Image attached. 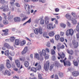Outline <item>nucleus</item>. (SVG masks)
Listing matches in <instances>:
<instances>
[{"label": "nucleus", "mask_w": 79, "mask_h": 79, "mask_svg": "<svg viewBox=\"0 0 79 79\" xmlns=\"http://www.w3.org/2000/svg\"><path fill=\"white\" fill-rule=\"evenodd\" d=\"M64 47H65V46H64V45L63 44L60 47V48H62V49H63L64 48Z\"/></svg>", "instance_id": "58"}, {"label": "nucleus", "mask_w": 79, "mask_h": 79, "mask_svg": "<svg viewBox=\"0 0 79 79\" xmlns=\"http://www.w3.org/2000/svg\"><path fill=\"white\" fill-rule=\"evenodd\" d=\"M67 24L68 25V26H69V27H70L71 26V23L67 21Z\"/></svg>", "instance_id": "51"}, {"label": "nucleus", "mask_w": 79, "mask_h": 79, "mask_svg": "<svg viewBox=\"0 0 79 79\" xmlns=\"http://www.w3.org/2000/svg\"><path fill=\"white\" fill-rule=\"evenodd\" d=\"M49 62L48 61H46V63L44 64V70L47 71L49 69Z\"/></svg>", "instance_id": "2"}, {"label": "nucleus", "mask_w": 79, "mask_h": 79, "mask_svg": "<svg viewBox=\"0 0 79 79\" xmlns=\"http://www.w3.org/2000/svg\"><path fill=\"white\" fill-rule=\"evenodd\" d=\"M52 55H53L55 54V51H54V49H53L52 51L51 52Z\"/></svg>", "instance_id": "44"}, {"label": "nucleus", "mask_w": 79, "mask_h": 79, "mask_svg": "<svg viewBox=\"0 0 79 79\" xmlns=\"http://www.w3.org/2000/svg\"><path fill=\"white\" fill-rule=\"evenodd\" d=\"M58 55L60 56L63 57V58H65V56L64 53H62V54L61 55L60 54L58 53Z\"/></svg>", "instance_id": "25"}, {"label": "nucleus", "mask_w": 79, "mask_h": 79, "mask_svg": "<svg viewBox=\"0 0 79 79\" xmlns=\"http://www.w3.org/2000/svg\"><path fill=\"white\" fill-rule=\"evenodd\" d=\"M15 63L17 67L19 68L20 67V63L19 60H15Z\"/></svg>", "instance_id": "13"}, {"label": "nucleus", "mask_w": 79, "mask_h": 79, "mask_svg": "<svg viewBox=\"0 0 79 79\" xmlns=\"http://www.w3.org/2000/svg\"><path fill=\"white\" fill-rule=\"evenodd\" d=\"M78 24L76 28L74 29V30L72 29H69L67 30L66 32L65 35L67 36H69L71 35L72 36L74 34V32H79V23H78Z\"/></svg>", "instance_id": "1"}, {"label": "nucleus", "mask_w": 79, "mask_h": 79, "mask_svg": "<svg viewBox=\"0 0 79 79\" xmlns=\"http://www.w3.org/2000/svg\"><path fill=\"white\" fill-rule=\"evenodd\" d=\"M36 32L35 33V34H38L39 33L40 34H42V33L43 32H42V27H39L38 28H36Z\"/></svg>", "instance_id": "4"}, {"label": "nucleus", "mask_w": 79, "mask_h": 79, "mask_svg": "<svg viewBox=\"0 0 79 79\" xmlns=\"http://www.w3.org/2000/svg\"><path fill=\"white\" fill-rule=\"evenodd\" d=\"M3 23L4 25H7L8 24V22L6 20H4L3 21Z\"/></svg>", "instance_id": "39"}, {"label": "nucleus", "mask_w": 79, "mask_h": 79, "mask_svg": "<svg viewBox=\"0 0 79 79\" xmlns=\"http://www.w3.org/2000/svg\"><path fill=\"white\" fill-rule=\"evenodd\" d=\"M2 32H8V29H6L5 30H3Z\"/></svg>", "instance_id": "57"}, {"label": "nucleus", "mask_w": 79, "mask_h": 79, "mask_svg": "<svg viewBox=\"0 0 79 79\" xmlns=\"http://www.w3.org/2000/svg\"><path fill=\"white\" fill-rule=\"evenodd\" d=\"M57 58L58 60H60V58L62 59V60H63V57H61V56H58L57 57Z\"/></svg>", "instance_id": "56"}, {"label": "nucleus", "mask_w": 79, "mask_h": 79, "mask_svg": "<svg viewBox=\"0 0 79 79\" xmlns=\"http://www.w3.org/2000/svg\"><path fill=\"white\" fill-rule=\"evenodd\" d=\"M64 34V32L61 31L60 33V36H61V37H62V36H63Z\"/></svg>", "instance_id": "54"}, {"label": "nucleus", "mask_w": 79, "mask_h": 79, "mask_svg": "<svg viewBox=\"0 0 79 79\" xmlns=\"http://www.w3.org/2000/svg\"><path fill=\"white\" fill-rule=\"evenodd\" d=\"M27 18H28V17L25 16L22 19L21 21H25V20H26V19H27Z\"/></svg>", "instance_id": "43"}, {"label": "nucleus", "mask_w": 79, "mask_h": 79, "mask_svg": "<svg viewBox=\"0 0 79 79\" xmlns=\"http://www.w3.org/2000/svg\"><path fill=\"white\" fill-rule=\"evenodd\" d=\"M50 36V37H53L54 36V35H55V33H54V31H50L48 34Z\"/></svg>", "instance_id": "20"}, {"label": "nucleus", "mask_w": 79, "mask_h": 79, "mask_svg": "<svg viewBox=\"0 0 79 79\" xmlns=\"http://www.w3.org/2000/svg\"><path fill=\"white\" fill-rule=\"evenodd\" d=\"M4 32V35L5 36L7 35H8V32Z\"/></svg>", "instance_id": "62"}, {"label": "nucleus", "mask_w": 79, "mask_h": 79, "mask_svg": "<svg viewBox=\"0 0 79 79\" xmlns=\"http://www.w3.org/2000/svg\"><path fill=\"white\" fill-rule=\"evenodd\" d=\"M72 44L74 46V48H76L77 47H78V42H72Z\"/></svg>", "instance_id": "14"}, {"label": "nucleus", "mask_w": 79, "mask_h": 79, "mask_svg": "<svg viewBox=\"0 0 79 79\" xmlns=\"http://www.w3.org/2000/svg\"><path fill=\"white\" fill-rule=\"evenodd\" d=\"M72 23L73 24H76V23H77V21L76 19L72 20Z\"/></svg>", "instance_id": "37"}, {"label": "nucleus", "mask_w": 79, "mask_h": 79, "mask_svg": "<svg viewBox=\"0 0 79 79\" xmlns=\"http://www.w3.org/2000/svg\"><path fill=\"white\" fill-rule=\"evenodd\" d=\"M52 60H56V56H55L53 55L52 57Z\"/></svg>", "instance_id": "55"}, {"label": "nucleus", "mask_w": 79, "mask_h": 79, "mask_svg": "<svg viewBox=\"0 0 79 79\" xmlns=\"http://www.w3.org/2000/svg\"><path fill=\"white\" fill-rule=\"evenodd\" d=\"M15 5L17 7H20V5H19V3H15Z\"/></svg>", "instance_id": "50"}, {"label": "nucleus", "mask_w": 79, "mask_h": 79, "mask_svg": "<svg viewBox=\"0 0 79 79\" xmlns=\"http://www.w3.org/2000/svg\"><path fill=\"white\" fill-rule=\"evenodd\" d=\"M74 59V57L73 56H71V55H69L68 58L69 60H71L72 59Z\"/></svg>", "instance_id": "41"}, {"label": "nucleus", "mask_w": 79, "mask_h": 79, "mask_svg": "<svg viewBox=\"0 0 79 79\" xmlns=\"http://www.w3.org/2000/svg\"><path fill=\"white\" fill-rule=\"evenodd\" d=\"M1 4H5V2L6 1H5V0H1Z\"/></svg>", "instance_id": "42"}, {"label": "nucleus", "mask_w": 79, "mask_h": 79, "mask_svg": "<svg viewBox=\"0 0 79 79\" xmlns=\"http://www.w3.org/2000/svg\"><path fill=\"white\" fill-rule=\"evenodd\" d=\"M45 24L46 25H47L49 23L50 21V18L48 16H46L45 19Z\"/></svg>", "instance_id": "7"}, {"label": "nucleus", "mask_w": 79, "mask_h": 79, "mask_svg": "<svg viewBox=\"0 0 79 79\" xmlns=\"http://www.w3.org/2000/svg\"><path fill=\"white\" fill-rule=\"evenodd\" d=\"M10 63V61L9 60H6V66L7 67V68L8 69L10 68L11 67Z\"/></svg>", "instance_id": "10"}, {"label": "nucleus", "mask_w": 79, "mask_h": 79, "mask_svg": "<svg viewBox=\"0 0 79 79\" xmlns=\"http://www.w3.org/2000/svg\"><path fill=\"white\" fill-rule=\"evenodd\" d=\"M19 44H20V45L21 47H23V46L24 45V44H23V43L22 41H21V42H20Z\"/></svg>", "instance_id": "53"}, {"label": "nucleus", "mask_w": 79, "mask_h": 79, "mask_svg": "<svg viewBox=\"0 0 79 79\" xmlns=\"http://www.w3.org/2000/svg\"><path fill=\"white\" fill-rule=\"evenodd\" d=\"M10 56H14L15 55V52H10Z\"/></svg>", "instance_id": "33"}, {"label": "nucleus", "mask_w": 79, "mask_h": 79, "mask_svg": "<svg viewBox=\"0 0 79 79\" xmlns=\"http://www.w3.org/2000/svg\"><path fill=\"white\" fill-rule=\"evenodd\" d=\"M55 79H58V75H55Z\"/></svg>", "instance_id": "63"}, {"label": "nucleus", "mask_w": 79, "mask_h": 79, "mask_svg": "<svg viewBox=\"0 0 79 79\" xmlns=\"http://www.w3.org/2000/svg\"><path fill=\"white\" fill-rule=\"evenodd\" d=\"M24 65L25 67L27 68L28 67V66H29V64L28 63V62L27 61H25Z\"/></svg>", "instance_id": "26"}, {"label": "nucleus", "mask_w": 79, "mask_h": 79, "mask_svg": "<svg viewBox=\"0 0 79 79\" xmlns=\"http://www.w3.org/2000/svg\"><path fill=\"white\" fill-rule=\"evenodd\" d=\"M67 52L68 53H69V54H70L71 55H73V51L72 50H69L67 49Z\"/></svg>", "instance_id": "28"}, {"label": "nucleus", "mask_w": 79, "mask_h": 79, "mask_svg": "<svg viewBox=\"0 0 79 79\" xmlns=\"http://www.w3.org/2000/svg\"><path fill=\"white\" fill-rule=\"evenodd\" d=\"M29 79H36V78L35 77H34L33 78L30 77H29ZM38 79H44V78L41 77V75L40 74H39L38 75Z\"/></svg>", "instance_id": "11"}, {"label": "nucleus", "mask_w": 79, "mask_h": 79, "mask_svg": "<svg viewBox=\"0 0 79 79\" xmlns=\"http://www.w3.org/2000/svg\"><path fill=\"white\" fill-rule=\"evenodd\" d=\"M15 23H19L21 21V18L19 17H16L14 19Z\"/></svg>", "instance_id": "9"}, {"label": "nucleus", "mask_w": 79, "mask_h": 79, "mask_svg": "<svg viewBox=\"0 0 79 79\" xmlns=\"http://www.w3.org/2000/svg\"><path fill=\"white\" fill-rule=\"evenodd\" d=\"M73 64H74V65L75 66H78V63H77V61H75L74 60H73Z\"/></svg>", "instance_id": "32"}, {"label": "nucleus", "mask_w": 79, "mask_h": 79, "mask_svg": "<svg viewBox=\"0 0 79 79\" xmlns=\"http://www.w3.org/2000/svg\"><path fill=\"white\" fill-rule=\"evenodd\" d=\"M39 2H41L42 3H44L45 2L44 0H39Z\"/></svg>", "instance_id": "52"}, {"label": "nucleus", "mask_w": 79, "mask_h": 79, "mask_svg": "<svg viewBox=\"0 0 79 79\" xmlns=\"http://www.w3.org/2000/svg\"><path fill=\"white\" fill-rule=\"evenodd\" d=\"M4 46L7 49H11L12 50H14V48L13 47L11 46H10L7 43H5L4 44Z\"/></svg>", "instance_id": "5"}, {"label": "nucleus", "mask_w": 79, "mask_h": 79, "mask_svg": "<svg viewBox=\"0 0 79 79\" xmlns=\"http://www.w3.org/2000/svg\"><path fill=\"white\" fill-rule=\"evenodd\" d=\"M55 11H56V12H59L60 9L58 8H56L55 9Z\"/></svg>", "instance_id": "45"}, {"label": "nucleus", "mask_w": 79, "mask_h": 79, "mask_svg": "<svg viewBox=\"0 0 79 79\" xmlns=\"http://www.w3.org/2000/svg\"><path fill=\"white\" fill-rule=\"evenodd\" d=\"M50 42L52 43V44H54V40L53 39L50 40Z\"/></svg>", "instance_id": "59"}, {"label": "nucleus", "mask_w": 79, "mask_h": 79, "mask_svg": "<svg viewBox=\"0 0 79 79\" xmlns=\"http://www.w3.org/2000/svg\"><path fill=\"white\" fill-rule=\"evenodd\" d=\"M13 15H10L8 17V19L9 20L10 22H11L13 21Z\"/></svg>", "instance_id": "15"}, {"label": "nucleus", "mask_w": 79, "mask_h": 79, "mask_svg": "<svg viewBox=\"0 0 79 79\" xmlns=\"http://www.w3.org/2000/svg\"><path fill=\"white\" fill-rule=\"evenodd\" d=\"M10 53L9 52V50H7L4 52V54L6 56H8L10 54Z\"/></svg>", "instance_id": "24"}, {"label": "nucleus", "mask_w": 79, "mask_h": 79, "mask_svg": "<svg viewBox=\"0 0 79 79\" xmlns=\"http://www.w3.org/2000/svg\"><path fill=\"white\" fill-rule=\"evenodd\" d=\"M77 39H79V34L77 33L76 34Z\"/></svg>", "instance_id": "64"}, {"label": "nucleus", "mask_w": 79, "mask_h": 79, "mask_svg": "<svg viewBox=\"0 0 79 79\" xmlns=\"http://www.w3.org/2000/svg\"><path fill=\"white\" fill-rule=\"evenodd\" d=\"M15 44L16 45H19V39H16L15 40Z\"/></svg>", "instance_id": "16"}, {"label": "nucleus", "mask_w": 79, "mask_h": 79, "mask_svg": "<svg viewBox=\"0 0 79 79\" xmlns=\"http://www.w3.org/2000/svg\"><path fill=\"white\" fill-rule=\"evenodd\" d=\"M72 75L74 77H77L79 75V72L77 71H74L72 73Z\"/></svg>", "instance_id": "6"}, {"label": "nucleus", "mask_w": 79, "mask_h": 79, "mask_svg": "<svg viewBox=\"0 0 79 79\" xmlns=\"http://www.w3.org/2000/svg\"><path fill=\"white\" fill-rule=\"evenodd\" d=\"M60 27H63V28H65L66 27V24H64V23H60Z\"/></svg>", "instance_id": "29"}, {"label": "nucleus", "mask_w": 79, "mask_h": 79, "mask_svg": "<svg viewBox=\"0 0 79 79\" xmlns=\"http://www.w3.org/2000/svg\"><path fill=\"white\" fill-rule=\"evenodd\" d=\"M36 69H37V70L39 71L41 69V65H39L36 67Z\"/></svg>", "instance_id": "38"}, {"label": "nucleus", "mask_w": 79, "mask_h": 79, "mask_svg": "<svg viewBox=\"0 0 79 79\" xmlns=\"http://www.w3.org/2000/svg\"><path fill=\"white\" fill-rule=\"evenodd\" d=\"M42 55H46V54H47L46 53V51H45V50H44V49H43L42 50Z\"/></svg>", "instance_id": "35"}, {"label": "nucleus", "mask_w": 79, "mask_h": 79, "mask_svg": "<svg viewBox=\"0 0 79 79\" xmlns=\"http://www.w3.org/2000/svg\"><path fill=\"white\" fill-rule=\"evenodd\" d=\"M34 58L35 59L40 60V56H39V54L37 53H35V55L34 56Z\"/></svg>", "instance_id": "12"}, {"label": "nucleus", "mask_w": 79, "mask_h": 79, "mask_svg": "<svg viewBox=\"0 0 79 79\" xmlns=\"http://www.w3.org/2000/svg\"><path fill=\"white\" fill-rule=\"evenodd\" d=\"M65 18L67 19H68L69 20H70V19H71V16L70 15L68 14H67L65 15Z\"/></svg>", "instance_id": "18"}, {"label": "nucleus", "mask_w": 79, "mask_h": 79, "mask_svg": "<svg viewBox=\"0 0 79 79\" xmlns=\"http://www.w3.org/2000/svg\"><path fill=\"white\" fill-rule=\"evenodd\" d=\"M27 48H28L27 46H26L24 47V49L21 52L22 55H24V54H26V52H27Z\"/></svg>", "instance_id": "8"}, {"label": "nucleus", "mask_w": 79, "mask_h": 79, "mask_svg": "<svg viewBox=\"0 0 79 79\" xmlns=\"http://www.w3.org/2000/svg\"><path fill=\"white\" fill-rule=\"evenodd\" d=\"M4 68V65L3 64H1L0 68V71H2V69Z\"/></svg>", "instance_id": "34"}, {"label": "nucleus", "mask_w": 79, "mask_h": 79, "mask_svg": "<svg viewBox=\"0 0 79 79\" xmlns=\"http://www.w3.org/2000/svg\"><path fill=\"white\" fill-rule=\"evenodd\" d=\"M60 62L62 63H64V66H66L67 65L71 66V63L68 60H60Z\"/></svg>", "instance_id": "3"}, {"label": "nucleus", "mask_w": 79, "mask_h": 79, "mask_svg": "<svg viewBox=\"0 0 79 79\" xmlns=\"http://www.w3.org/2000/svg\"><path fill=\"white\" fill-rule=\"evenodd\" d=\"M46 46L47 47H50V42H48L46 44Z\"/></svg>", "instance_id": "40"}, {"label": "nucleus", "mask_w": 79, "mask_h": 79, "mask_svg": "<svg viewBox=\"0 0 79 79\" xmlns=\"http://www.w3.org/2000/svg\"><path fill=\"white\" fill-rule=\"evenodd\" d=\"M31 71L33 72L34 73H36V69L35 68L32 67L31 68Z\"/></svg>", "instance_id": "27"}, {"label": "nucleus", "mask_w": 79, "mask_h": 79, "mask_svg": "<svg viewBox=\"0 0 79 79\" xmlns=\"http://www.w3.org/2000/svg\"><path fill=\"white\" fill-rule=\"evenodd\" d=\"M52 26H53V24H52V23H50L47 25V28L48 30L52 28Z\"/></svg>", "instance_id": "19"}, {"label": "nucleus", "mask_w": 79, "mask_h": 79, "mask_svg": "<svg viewBox=\"0 0 79 79\" xmlns=\"http://www.w3.org/2000/svg\"><path fill=\"white\" fill-rule=\"evenodd\" d=\"M53 67H54V65L53 64L51 65L50 66V69H49V70L51 71L53 69Z\"/></svg>", "instance_id": "47"}, {"label": "nucleus", "mask_w": 79, "mask_h": 79, "mask_svg": "<svg viewBox=\"0 0 79 79\" xmlns=\"http://www.w3.org/2000/svg\"><path fill=\"white\" fill-rule=\"evenodd\" d=\"M43 56H44L45 60H48V59H49V56L48 54H47L45 55H44Z\"/></svg>", "instance_id": "31"}, {"label": "nucleus", "mask_w": 79, "mask_h": 79, "mask_svg": "<svg viewBox=\"0 0 79 79\" xmlns=\"http://www.w3.org/2000/svg\"><path fill=\"white\" fill-rule=\"evenodd\" d=\"M10 42H13L15 40V36H12L10 38Z\"/></svg>", "instance_id": "17"}, {"label": "nucleus", "mask_w": 79, "mask_h": 79, "mask_svg": "<svg viewBox=\"0 0 79 79\" xmlns=\"http://www.w3.org/2000/svg\"><path fill=\"white\" fill-rule=\"evenodd\" d=\"M28 5L29 4H25L24 5V7H25V10H26V8H27V7Z\"/></svg>", "instance_id": "61"}, {"label": "nucleus", "mask_w": 79, "mask_h": 79, "mask_svg": "<svg viewBox=\"0 0 79 79\" xmlns=\"http://www.w3.org/2000/svg\"><path fill=\"white\" fill-rule=\"evenodd\" d=\"M60 41L62 42H63L64 41V40L63 37H61L60 39Z\"/></svg>", "instance_id": "49"}, {"label": "nucleus", "mask_w": 79, "mask_h": 79, "mask_svg": "<svg viewBox=\"0 0 79 79\" xmlns=\"http://www.w3.org/2000/svg\"><path fill=\"white\" fill-rule=\"evenodd\" d=\"M58 75H59V77H63V73L60 72H58Z\"/></svg>", "instance_id": "30"}, {"label": "nucleus", "mask_w": 79, "mask_h": 79, "mask_svg": "<svg viewBox=\"0 0 79 79\" xmlns=\"http://www.w3.org/2000/svg\"><path fill=\"white\" fill-rule=\"evenodd\" d=\"M26 22L27 23H31V18H30V19Z\"/></svg>", "instance_id": "46"}, {"label": "nucleus", "mask_w": 79, "mask_h": 79, "mask_svg": "<svg viewBox=\"0 0 79 79\" xmlns=\"http://www.w3.org/2000/svg\"><path fill=\"white\" fill-rule=\"evenodd\" d=\"M54 64H55V66L57 67V68L60 67V64L57 61H56L55 62Z\"/></svg>", "instance_id": "21"}, {"label": "nucleus", "mask_w": 79, "mask_h": 79, "mask_svg": "<svg viewBox=\"0 0 79 79\" xmlns=\"http://www.w3.org/2000/svg\"><path fill=\"white\" fill-rule=\"evenodd\" d=\"M43 37H46V36H47V33H44L43 34Z\"/></svg>", "instance_id": "60"}, {"label": "nucleus", "mask_w": 79, "mask_h": 79, "mask_svg": "<svg viewBox=\"0 0 79 79\" xmlns=\"http://www.w3.org/2000/svg\"><path fill=\"white\" fill-rule=\"evenodd\" d=\"M5 73L6 74H7L8 76H10V72L9 71L7 70H5Z\"/></svg>", "instance_id": "23"}, {"label": "nucleus", "mask_w": 79, "mask_h": 79, "mask_svg": "<svg viewBox=\"0 0 79 79\" xmlns=\"http://www.w3.org/2000/svg\"><path fill=\"white\" fill-rule=\"evenodd\" d=\"M60 38V36L59 35H57L55 36V40H59Z\"/></svg>", "instance_id": "22"}, {"label": "nucleus", "mask_w": 79, "mask_h": 79, "mask_svg": "<svg viewBox=\"0 0 79 79\" xmlns=\"http://www.w3.org/2000/svg\"><path fill=\"white\" fill-rule=\"evenodd\" d=\"M44 19H41V20L40 21V24L42 25L43 24H44Z\"/></svg>", "instance_id": "36"}, {"label": "nucleus", "mask_w": 79, "mask_h": 79, "mask_svg": "<svg viewBox=\"0 0 79 79\" xmlns=\"http://www.w3.org/2000/svg\"><path fill=\"white\" fill-rule=\"evenodd\" d=\"M25 16L24 14H21L20 15V17H21V18H24Z\"/></svg>", "instance_id": "48"}]
</instances>
